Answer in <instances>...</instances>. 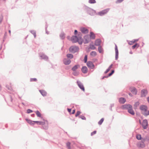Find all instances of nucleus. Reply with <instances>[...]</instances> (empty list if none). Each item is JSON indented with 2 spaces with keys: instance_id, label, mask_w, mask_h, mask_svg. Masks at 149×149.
<instances>
[{
  "instance_id": "47",
  "label": "nucleus",
  "mask_w": 149,
  "mask_h": 149,
  "mask_svg": "<svg viewBox=\"0 0 149 149\" xmlns=\"http://www.w3.org/2000/svg\"><path fill=\"white\" fill-rule=\"evenodd\" d=\"M79 118H81L82 120H85L86 119V117L83 115H80L79 116Z\"/></svg>"
},
{
  "instance_id": "45",
  "label": "nucleus",
  "mask_w": 149,
  "mask_h": 149,
  "mask_svg": "<svg viewBox=\"0 0 149 149\" xmlns=\"http://www.w3.org/2000/svg\"><path fill=\"white\" fill-rule=\"evenodd\" d=\"M89 3L91 4H93L96 3V1L95 0H89Z\"/></svg>"
},
{
  "instance_id": "50",
  "label": "nucleus",
  "mask_w": 149,
  "mask_h": 149,
  "mask_svg": "<svg viewBox=\"0 0 149 149\" xmlns=\"http://www.w3.org/2000/svg\"><path fill=\"white\" fill-rule=\"evenodd\" d=\"M30 81L31 82L37 81V79L36 78H31L30 79Z\"/></svg>"
},
{
  "instance_id": "30",
  "label": "nucleus",
  "mask_w": 149,
  "mask_h": 149,
  "mask_svg": "<svg viewBox=\"0 0 149 149\" xmlns=\"http://www.w3.org/2000/svg\"><path fill=\"white\" fill-rule=\"evenodd\" d=\"M139 46L140 45L139 44L136 43L132 46V48L133 49H134L135 48L137 49L139 47Z\"/></svg>"
},
{
  "instance_id": "64",
  "label": "nucleus",
  "mask_w": 149,
  "mask_h": 149,
  "mask_svg": "<svg viewBox=\"0 0 149 149\" xmlns=\"http://www.w3.org/2000/svg\"><path fill=\"white\" fill-rule=\"evenodd\" d=\"M108 78V77H107V76H104L102 78V79H104V78Z\"/></svg>"
},
{
  "instance_id": "39",
  "label": "nucleus",
  "mask_w": 149,
  "mask_h": 149,
  "mask_svg": "<svg viewBox=\"0 0 149 149\" xmlns=\"http://www.w3.org/2000/svg\"><path fill=\"white\" fill-rule=\"evenodd\" d=\"M48 125L47 124L46 125H43V126H42L41 127L42 129H43L44 130H47L48 129Z\"/></svg>"
},
{
  "instance_id": "22",
  "label": "nucleus",
  "mask_w": 149,
  "mask_h": 149,
  "mask_svg": "<svg viewBox=\"0 0 149 149\" xmlns=\"http://www.w3.org/2000/svg\"><path fill=\"white\" fill-rule=\"evenodd\" d=\"M78 40V41H77V42L79 44L81 45L82 44L83 41V40L81 36H79V39Z\"/></svg>"
},
{
  "instance_id": "24",
  "label": "nucleus",
  "mask_w": 149,
  "mask_h": 149,
  "mask_svg": "<svg viewBox=\"0 0 149 149\" xmlns=\"http://www.w3.org/2000/svg\"><path fill=\"white\" fill-rule=\"evenodd\" d=\"M40 57L41 58V59H45L46 60L48 59V57L46 55L44 54H42L40 55Z\"/></svg>"
},
{
  "instance_id": "32",
  "label": "nucleus",
  "mask_w": 149,
  "mask_h": 149,
  "mask_svg": "<svg viewBox=\"0 0 149 149\" xmlns=\"http://www.w3.org/2000/svg\"><path fill=\"white\" fill-rule=\"evenodd\" d=\"M139 105V102L137 101L134 104V109H137L138 106Z\"/></svg>"
},
{
  "instance_id": "16",
  "label": "nucleus",
  "mask_w": 149,
  "mask_h": 149,
  "mask_svg": "<svg viewBox=\"0 0 149 149\" xmlns=\"http://www.w3.org/2000/svg\"><path fill=\"white\" fill-rule=\"evenodd\" d=\"M101 40L100 39H97L95 41V45L96 46H100Z\"/></svg>"
},
{
  "instance_id": "8",
  "label": "nucleus",
  "mask_w": 149,
  "mask_h": 149,
  "mask_svg": "<svg viewBox=\"0 0 149 149\" xmlns=\"http://www.w3.org/2000/svg\"><path fill=\"white\" fill-rule=\"evenodd\" d=\"M136 145L137 147L139 148H143L145 147V143L141 141L137 143Z\"/></svg>"
},
{
  "instance_id": "59",
  "label": "nucleus",
  "mask_w": 149,
  "mask_h": 149,
  "mask_svg": "<svg viewBox=\"0 0 149 149\" xmlns=\"http://www.w3.org/2000/svg\"><path fill=\"white\" fill-rule=\"evenodd\" d=\"M78 33V31L77 30H75L74 31V33L75 35H76Z\"/></svg>"
},
{
  "instance_id": "63",
  "label": "nucleus",
  "mask_w": 149,
  "mask_h": 149,
  "mask_svg": "<svg viewBox=\"0 0 149 149\" xmlns=\"http://www.w3.org/2000/svg\"><path fill=\"white\" fill-rule=\"evenodd\" d=\"M75 110L74 109L72 110V112L70 114H74L75 113Z\"/></svg>"
},
{
  "instance_id": "5",
  "label": "nucleus",
  "mask_w": 149,
  "mask_h": 149,
  "mask_svg": "<svg viewBox=\"0 0 149 149\" xmlns=\"http://www.w3.org/2000/svg\"><path fill=\"white\" fill-rule=\"evenodd\" d=\"M87 13L91 16H93L95 15L96 12L91 8H88L87 9Z\"/></svg>"
},
{
  "instance_id": "35",
  "label": "nucleus",
  "mask_w": 149,
  "mask_h": 149,
  "mask_svg": "<svg viewBox=\"0 0 149 149\" xmlns=\"http://www.w3.org/2000/svg\"><path fill=\"white\" fill-rule=\"evenodd\" d=\"M66 56L68 58L72 59L73 58V56L71 54H67Z\"/></svg>"
},
{
  "instance_id": "55",
  "label": "nucleus",
  "mask_w": 149,
  "mask_h": 149,
  "mask_svg": "<svg viewBox=\"0 0 149 149\" xmlns=\"http://www.w3.org/2000/svg\"><path fill=\"white\" fill-rule=\"evenodd\" d=\"M124 0H117L116 1V3H120L122 2Z\"/></svg>"
},
{
  "instance_id": "26",
  "label": "nucleus",
  "mask_w": 149,
  "mask_h": 149,
  "mask_svg": "<svg viewBox=\"0 0 149 149\" xmlns=\"http://www.w3.org/2000/svg\"><path fill=\"white\" fill-rule=\"evenodd\" d=\"M39 91L40 92L41 94L43 96H45L47 95V93L44 90H39Z\"/></svg>"
},
{
  "instance_id": "15",
  "label": "nucleus",
  "mask_w": 149,
  "mask_h": 149,
  "mask_svg": "<svg viewBox=\"0 0 149 149\" xmlns=\"http://www.w3.org/2000/svg\"><path fill=\"white\" fill-rule=\"evenodd\" d=\"M81 32L84 34H86L88 33V30L84 27H81L80 28Z\"/></svg>"
},
{
  "instance_id": "61",
  "label": "nucleus",
  "mask_w": 149,
  "mask_h": 149,
  "mask_svg": "<svg viewBox=\"0 0 149 149\" xmlns=\"http://www.w3.org/2000/svg\"><path fill=\"white\" fill-rule=\"evenodd\" d=\"M113 65V64H111L109 67L108 68L110 70L111 68H112V67Z\"/></svg>"
},
{
  "instance_id": "43",
  "label": "nucleus",
  "mask_w": 149,
  "mask_h": 149,
  "mask_svg": "<svg viewBox=\"0 0 149 149\" xmlns=\"http://www.w3.org/2000/svg\"><path fill=\"white\" fill-rule=\"evenodd\" d=\"M88 56L86 55L84 56V62L85 63H86L87 62Z\"/></svg>"
},
{
  "instance_id": "28",
  "label": "nucleus",
  "mask_w": 149,
  "mask_h": 149,
  "mask_svg": "<svg viewBox=\"0 0 149 149\" xmlns=\"http://www.w3.org/2000/svg\"><path fill=\"white\" fill-rule=\"evenodd\" d=\"M79 66L80 65H76L72 68L71 70L73 71H75Z\"/></svg>"
},
{
  "instance_id": "44",
  "label": "nucleus",
  "mask_w": 149,
  "mask_h": 149,
  "mask_svg": "<svg viewBox=\"0 0 149 149\" xmlns=\"http://www.w3.org/2000/svg\"><path fill=\"white\" fill-rule=\"evenodd\" d=\"M72 74L74 76H77L79 74V72L77 71H73Z\"/></svg>"
},
{
  "instance_id": "18",
  "label": "nucleus",
  "mask_w": 149,
  "mask_h": 149,
  "mask_svg": "<svg viewBox=\"0 0 149 149\" xmlns=\"http://www.w3.org/2000/svg\"><path fill=\"white\" fill-rule=\"evenodd\" d=\"M141 141L144 143L146 141L148 142L149 141V136H146L144 138H142Z\"/></svg>"
},
{
  "instance_id": "57",
  "label": "nucleus",
  "mask_w": 149,
  "mask_h": 149,
  "mask_svg": "<svg viewBox=\"0 0 149 149\" xmlns=\"http://www.w3.org/2000/svg\"><path fill=\"white\" fill-rule=\"evenodd\" d=\"M110 70L108 68L104 72V74H106Z\"/></svg>"
},
{
  "instance_id": "62",
  "label": "nucleus",
  "mask_w": 149,
  "mask_h": 149,
  "mask_svg": "<svg viewBox=\"0 0 149 149\" xmlns=\"http://www.w3.org/2000/svg\"><path fill=\"white\" fill-rule=\"evenodd\" d=\"M4 41V40H3V42H2V44H1L0 45V50L2 48V44L3 43V42Z\"/></svg>"
},
{
  "instance_id": "6",
  "label": "nucleus",
  "mask_w": 149,
  "mask_h": 149,
  "mask_svg": "<svg viewBox=\"0 0 149 149\" xmlns=\"http://www.w3.org/2000/svg\"><path fill=\"white\" fill-rule=\"evenodd\" d=\"M148 107L144 105H141L140 106L139 109L142 111V112H147V111Z\"/></svg>"
},
{
  "instance_id": "37",
  "label": "nucleus",
  "mask_w": 149,
  "mask_h": 149,
  "mask_svg": "<svg viewBox=\"0 0 149 149\" xmlns=\"http://www.w3.org/2000/svg\"><path fill=\"white\" fill-rule=\"evenodd\" d=\"M90 55L91 56H95L97 55V53L96 52L93 51L91 52Z\"/></svg>"
},
{
  "instance_id": "7",
  "label": "nucleus",
  "mask_w": 149,
  "mask_h": 149,
  "mask_svg": "<svg viewBox=\"0 0 149 149\" xmlns=\"http://www.w3.org/2000/svg\"><path fill=\"white\" fill-rule=\"evenodd\" d=\"M109 9L108 8L102 10V11L98 13V14L101 16H102L106 14L109 11Z\"/></svg>"
},
{
  "instance_id": "4",
  "label": "nucleus",
  "mask_w": 149,
  "mask_h": 149,
  "mask_svg": "<svg viewBox=\"0 0 149 149\" xmlns=\"http://www.w3.org/2000/svg\"><path fill=\"white\" fill-rule=\"evenodd\" d=\"M81 34V33L79 32L78 34V36H72L71 39L73 43H76L78 41V40L79 39V36H80V34Z\"/></svg>"
},
{
  "instance_id": "33",
  "label": "nucleus",
  "mask_w": 149,
  "mask_h": 149,
  "mask_svg": "<svg viewBox=\"0 0 149 149\" xmlns=\"http://www.w3.org/2000/svg\"><path fill=\"white\" fill-rule=\"evenodd\" d=\"M30 32L34 36L35 38L36 37V32L34 30H31L30 31Z\"/></svg>"
},
{
  "instance_id": "38",
  "label": "nucleus",
  "mask_w": 149,
  "mask_h": 149,
  "mask_svg": "<svg viewBox=\"0 0 149 149\" xmlns=\"http://www.w3.org/2000/svg\"><path fill=\"white\" fill-rule=\"evenodd\" d=\"M98 51L100 53H102L103 52V49L101 46H99L98 47Z\"/></svg>"
},
{
  "instance_id": "2",
  "label": "nucleus",
  "mask_w": 149,
  "mask_h": 149,
  "mask_svg": "<svg viewBox=\"0 0 149 149\" xmlns=\"http://www.w3.org/2000/svg\"><path fill=\"white\" fill-rule=\"evenodd\" d=\"M69 50L70 52L74 54L79 52V48L76 46H71L70 47Z\"/></svg>"
},
{
  "instance_id": "48",
  "label": "nucleus",
  "mask_w": 149,
  "mask_h": 149,
  "mask_svg": "<svg viewBox=\"0 0 149 149\" xmlns=\"http://www.w3.org/2000/svg\"><path fill=\"white\" fill-rule=\"evenodd\" d=\"M114 104L113 103L110 104V107H109V109L111 111H112V107H114Z\"/></svg>"
},
{
  "instance_id": "46",
  "label": "nucleus",
  "mask_w": 149,
  "mask_h": 149,
  "mask_svg": "<svg viewBox=\"0 0 149 149\" xmlns=\"http://www.w3.org/2000/svg\"><path fill=\"white\" fill-rule=\"evenodd\" d=\"M142 114L145 116H147L149 115V111L146 112H142Z\"/></svg>"
},
{
  "instance_id": "11",
  "label": "nucleus",
  "mask_w": 149,
  "mask_h": 149,
  "mask_svg": "<svg viewBox=\"0 0 149 149\" xmlns=\"http://www.w3.org/2000/svg\"><path fill=\"white\" fill-rule=\"evenodd\" d=\"M141 125L144 129H146L148 126V123L147 120L145 119L143 120Z\"/></svg>"
},
{
  "instance_id": "19",
  "label": "nucleus",
  "mask_w": 149,
  "mask_h": 149,
  "mask_svg": "<svg viewBox=\"0 0 149 149\" xmlns=\"http://www.w3.org/2000/svg\"><path fill=\"white\" fill-rule=\"evenodd\" d=\"M27 122L31 125H33L35 124L34 121L28 118L25 119Z\"/></svg>"
},
{
  "instance_id": "21",
  "label": "nucleus",
  "mask_w": 149,
  "mask_h": 149,
  "mask_svg": "<svg viewBox=\"0 0 149 149\" xmlns=\"http://www.w3.org/2000/svg\"><path fill=\"white\" fill-rule=\"evenodd\" d=\"M63 63L65 65H68L71 62V61L70 59H65L63 60Z\"/></svg>"
},
{
  "instance_id": "56",
  "label": "nucleus",
  "mask_w": 149,
  "mask_h": 149,
  "mask_svg": "<svg viewBox=\"0 0 149 149\" xmlns=\"http://www.w3.org/2000/svg\"><path fill=\"white\" fill-rule=\"evenodd\" d=\"M6 87L7 88V89L9 90H11V89H12L11 87H10V86H6Z\"/></svg>"
},
{
  "instance_id": "29",
  "label": "nucleus",
  "mask_w": 149,
  "mask_h": 149,
  "mask_svg": "<svg viewBox=\"0 0 149 149\" xmlns=\"http://www.w3.org/2000/svg\"><path fill=\"white\" fill-rule=\"evenodd\" d=\"M65 34L63 32H61L60 34V38L62 40L64 39L65 38Z\"/></svg>"
},
{
  "instance_id": "41",
  "label": "nucleus",
  "mask_w": 149,
  "mask_h": 149,
  "mask_svg": "<svg viewBox=\"0 0 149 149\" xmlns=\"http://www.w3.org/2000/svg\"><path fill=\"white\" fill-rule=\"evenodd\" d=\"M48 27V25L47 24V22H46V24L45 25V29L46 31V33L47 34H49V32L47 31V28Z\"/></svg>"
},
{
  "instance_id": "34",
  "label": "nucleus",
  "mask_w": 149,
  "mask_h": 149,
  "mask_svg": "<svg viewBox=\"0 0 149 149\" xmlns=\"http://www.w3.org/2000/svg\"><path fill=\"white\" fill-rule=\"evenodd\" d=\"M136 139L138 140H141L142 138L141 137V135L140 134H137L136 136Z\"/></svg>"
},
{
  "instance_id": "9",
  "label": "nucleus",
  "mask_w": 149,
  "mask_h": 149,
  "mask_svg": "<svg viewBox=\"0 0 149 149\" xmlns=\"http://www.w3.org/2000/svg\"><path fill=\"white\" fill-rule=\"evenodd\" d=\"M77 83L79 88L83 92H84L85 91V88L83 84L79 81H77Z\"/></svg>"
},
{
  "instance_id": "1",
  "label": "nucleus",
  "mask_w": 149,
  "mask_h": 149,
  "mask_svg": "<svg viewBox=\"0 0 149 149\" xmlns=\"http://www.w3.org/2000/svg\"><path fill=\"white\" fill-rule=\"evenodd\" d=\"M122 109L127 110L128 112L132 115H135V112L133 110L132 106L129 104H126L123 105Z\"/></svg>"
},
{
  "instance_id": "12",
  "label": "nucleus",
  "mask_w": 149,
  "mask_h": 149,
  "mask_svg": "<svg viewBox=\"0 0 149 149\" xmlns=\"http://www.w3.org/2000/svg\"><path fill=\"white\" fill-rule=\"evenodd\" d=\"M86 65L90 69H93L94 68L95 65L92 61H88L86 63Z\"/></svg>"
},
{
  "instance_id": "36",
  "label": "nucleus",
  "mask_w": 149,
  "mask_h": 149,
  "mask_svg": "<svg viewBox=\"0 0 149 149\" xmlns=\"http://www.w3.org/2000/svg\"><path fill=\"white\" fill-rule=\"evenodd\" d=\"M115 71L114 70H111V72L109 73L108 75L107 76L108 78L111 76L114 72Z\"/></svg>"
},
{
  "instance_id": "13",
  "label": "nucleus",
  "mask_w": 149,
  "mask_h": 149,
  "mask_svg": "<svg viewBox=\"0 0 149 149\" xmlns=\"http://www.w3.org/2000/svg\"><path fill=\"white\" fill-rule=\"evenodd\" d=\"M115 60H117L118 57V47L116 44H115Z\"/></svg>"
},
{
  "instance_id": "60",
  "label": "nucleus",
  "mask_w": 149,
  "mask_h": 149,
  "mask_svg": "<svg viewBox=\"0 0 149 149\" xmlns=\"http://www.w3.org/2000/svg\"><path fill=\"white\" fill-rule=\"evenodd\" d=\"M113 65V64H111L109 67L108 68L110 70L111 68H112V67Z\"/></svg>"
},
{
  "instance_id": "23",
  "label": "nucleus",
  "mask_w": 149,
  "mask_h": 149,
  "mask_svg": "<svg viewBox=\"0 0 149 149\" xmlns=\"http://www.w3.org/2000/svg\"><path fill=\"white\" fill-rule=\"evenodd\" d=\"M90 38L92 39H94L95 38V34L93 32H90Z\"/></svg>"
},
{
  "instance_id": "20",
  "label": "nucleus",
  "mask_w": 149,
  "mask_h": 149,
  "mask_svg": "<svg viewBox=\"0 0 149 149\" xmlns=\"http://www.w3.org/2000/svg\"><path fill=\"white\" fill-rule=\"evenodd\" d=\"M126 101V100L125 98L120 97L119 99V102L120 104H124Z\"/></svg>"
},
{
  "instance_id": "58",
  "label": "nucleus",
  "mask_w": 149,
  "mask_h": 149,
  "mask_svg": "<svg viewBox=\"0 0 149 149\" xmlns=\"http://www.w3.org/2000/svg\"><path fill=\"white\" fill-rule=\"evenodd\" d=\"M71 109H70V108H68L67 109V110H68V112L70 113H71Z\"/></svg>"
},
{
  "instance_id": "54",
  "label": "nucleus",
  "mask_w": 149,
  "mask_h": 149,
  "mask_svg": "<svg viewBox=\"0 0 149 149\" xmlns=\"http://www.w3.org/2000/svg\"><path fill=\"white\" fill-rule=\"evenodd\" d=\"M97 131L96 130H95L93 132H92L91 133V135L92 136L94 135L96 133Z\"/></svg>"
},
{
  "instance_id": "40",
  "label": "nucleus",
  "mask_w": 149,
  "mask_h": 149,
  "mask_svg": "<svg viewBox=\"0 0 149 149\" xmlns=\"http://www.w3.org/2000/svg\"><path fill=\"white\" fill-rule=\"evenodd\" d=\"M104 120V118H102L98 122V124L99 125H101L103 122Z\"/></svg>"
},
{
  "instance_id": "3",
  "label": "nucleus",
  "mask_w": 149,
  "mask_h": 149,
  "mask_svg": "<svg viewBox=\"0 0 149 149\" xmlns=\"http://www.w3.org/2000/svg\"><path fill=\"white\" fill-rule=\"evenodd\" d=\"M5 101L8 103L12 104L13 102V96L11 95H9L7 97V100L5 98Z\"/></svg>"
},
{
  "instance_id": "51",
  "label": "nucleus",
  "mask_w": 149,
  "mask_h": 149,
  "mask_svg": "<svg viewBox=\"0 0 149 149\" xmlns=\"http://www.w3.org/2000/svg\"><path fill=\"white\" fill-rule=\"evenodd\" d=\"M81 113V112L79 111H77L75 114V117H77L78 116H79V115Z\"/></svg>"
},
{
  "instance_id": "27",
  "label": "nucleus",
  "mask_w": 149,
  "mask_h": 149,
  "mask_svg": "<svg viewBox=\"0 0 149 149\" xmlns=\"http://www.w3.org/2000/svg\"><path fill=\"white\" fill-rule=\"evenodd\" d=\"M131 92L134 94L136 95L137 93L136 89L135 88H133L132 89L130 90Z\"/></svg>"
},
{
  "instance_id": "42",
  "label": "nucleus",
  "mask_w": 149,
  "mask_h": 149,
  "mask_svg": "<svg viewBox=\"0 0 149 149\" xmlns=\"http://www.w3.org/2000/svg\"><path fill=\"white\" fill-rule=\"evenodd\" d=\"M96 49L94 45H91V47H90L88 48V49H91L92 50H94Z\"/></svg>"
},
{
  "instance_id": "14",
  "label": "nucleus",
  "mask_w": 149,
  "mask_h": 149,
  "mask_svg": "<svg viewBox=\"0 0 149 149\" xmlns=\"http://www.w3.org/2000/svg\"><path fill=\"white\" fill-rule=\"evenodd\" d=\"M148 91L147 89H143L141 91V97H145L148 94Z\"/></svg>"
},
{
  "instance_id": "52",
  "label": "nucleus",
  "mask_w": 149,
  "mask_h": 149,
  "mask_svg": "<svg viewBox=\"0 0 149 149\" xmlns=\"http://www.w3.org/2000/svg\"><path fill=\"white\" fill-rule=\"evenodd\" d=\"M66 145L68 149L70 148V142H68L67 143Z\"/></svg>"
},
{
  "instance_id": "53",
  "label": "nucleus",
  "mask_w": 149,
  "mask_h": 149,
  "mask_svg": "<svg viewBox=\"0 0 149 149\" xmlns=\"http://www.w3.org/2000/svg\"><path fill=\"white\" fill-rule=\"evenodd\" d=\"M33 112V111L32 110L28 109L27 110L26 113H29Z\"/></svg>"
},
{
  "instance_id": "17",
  "label": "nucleus",
  "mask_w": 149,
  "mask_h": 149,
  "mask_svg": "<svg viewBox=\"0 0 149 149\" xmlns=\"http://www.w3.org/2000/svg\"><path fill=\"white\" fill-rule=\"evenodd\" d=\"M82 72L84 74H86L87 72L88 69L86 66H83L81 69Z\"/></svg>"
},
{
  "instance_id": "25",
  "label": "nucleus",
  "mask_w": 149,
  "mask_h": 149,
  "mask_svg": "<svg viewBox=\"0 0 149 149\" xmlns=\"http://www.w3.org/2000/svg\"><path fill=\"white\" fill-rule=\"evenodd\" d=\"M34 122L35 124L37 123L38 125H44L45 124V122L35 121Z\"/></svg>"
},
{
  "instance_id": "49",
  "label": "nucleus",
  "mask_w": 149,
  "mask_h": 149,
  "mask_svg": "<svg viewBox=\"0 0 149 149\" xmlns=\"http://www.w3.org/2000/svg\"><path fill=\"white\" fill-rule=\"evenodd\" d=\"M135 42V41L133 40L130 41L128 42V44L130 45H132Z\"/></svg>"
},
{
  "instance_id": "31",
  "label": "nucleus",
  "mask_w": 149,
  "mask_h": 149,
  "mask_svg": "<svg viewBox=\"0 0 149 149\" xmlns=\"http://www.w3.org/2000/svg\"><path fill=\"white\" fill-rule=\"evenodd\" d=\"M36 113L37 117L40 118H43V117H41V114L40 112L38 111L37 110L35 112Z\"/></svg>"
},
{
  "instance_id": "10",
  "label": "nucleus",
  "mask_w": 149,
  "mask_h": 149,
  "mask_svg": "<svg viewBox=\"0 0 149 149\" xmlns=\"http://www.w3.org/2000/svg\"><path fill=\"white\" fill-rule=\"evenodd\" d=\"M84 38L85 40V41L84 42V43L85 44L88 43L91 40V39L88 35H86L85 36Z\"/></svg>"
}]
</instances>
